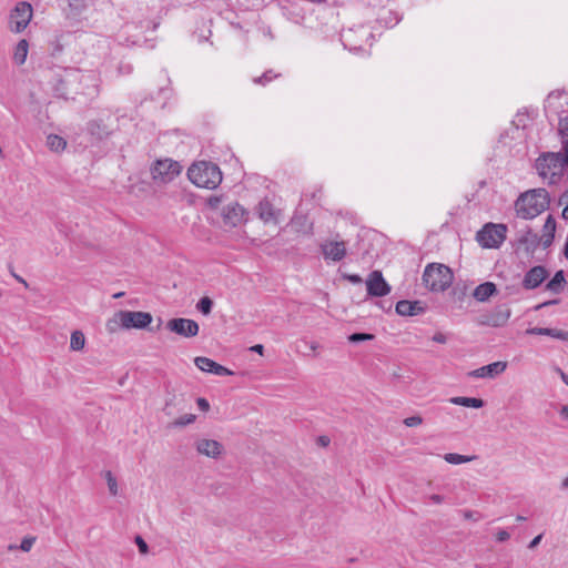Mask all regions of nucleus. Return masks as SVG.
Instances as JSON below:
<instances>
[{
  "instance_id": "obj_30",
  "label": "nucleus",
  "mask_w": 568,
  "mask_h": 568,
  "mask_svg": "<svg viewBox=\"0 0 568 568\" xmlns=\"http://www.w3.org/2000/svg\"><path fill=\"white\" fill-rule=\"evenodd\" d=\"M475 458H476V456H466V455H460L457 453H447L444 455V459L448 464H452V465L465 464V463L474 460Z\"/></svg>"
},
{
  "instance_id": "obj_21",
  "label": "nucleus",
  "mask_w": 568,
  "mask_h": 568,
  "mask_svg": "<svg viewBox=\"0 0 568 568\" xmlns=\"http://www.w3.org/2000/svg\"><path fill=\"white\" fill-rule=\"evenodd\" d=\"M555 232H556V220L552 215H548L545 224L542 226V233L540 236V244L544 248H547L551 245L554 239H555Z\"/></svg>"
},
{
  "instance_id": "obj_46",
  "label": "nucleus",
  "mask_w": 568,
  "mask_h": 568,
  "mask_svg": "<svg viewBox=\"0 0 568 568\" xmlns=\"http://www.w3.org/2000/svg\"><path fill=\"white\" fill-rule=\"evenodd\" d=\"M509 537H510L509 532L504 529L499 530L496 535L497 540L500 542L508 540Z\"/></svg>"
},
{
  "instance_id": "obj_14",
  "label": "nucleus",
  "mask_w": 568,
  "mask_h": 568,
  "mask_svg": "<svg viewBox=\"0 0 568 568\" xmlns=\"http://www.w3.org/2000/svg\"><path fill=\"white\" fill-rule=\"evenodd\" d=\"M321 251L325 260L339 262L346 256V243L344 241H325L321 244Z\"/></svg>"
},
{
  "instance_id": "obj_38",
  "label": "nucleus",
  "mask_w": 568,
  "mask_h": 568,
  "mask_svg": "<svg viewBox=\"0 0 568 568\" xmlns=\"http://www.w3.org/2000/svg\"><path fill=\"white\" fill-rule=\"evenodd\" d=\"M407 427H416L423 423V418L418 415L410 416L404 419L403 422Z\"/></svg>"
},
{
  "instance_id": "obj_31",
  "label": "nucleus",
  "mask_w": 568,
  "mask_h": 568,
  "mask_svg": "<svg viewBox=\"0 0 568 568\" xmlns=\"http://www.w3.org/2000/svg\"><path fill=\"white\" fill-rule=\"evenodd\" d=\"M212 307L213 301L207 296L202 297L196 304V310L203 315H209L212 312Z\"/></svg>"
},
{
  "instance_id": "obj_18",
  "label": "nucleus",
  "mask_w": 568,
  "mask_h": 568,
  "mask_svg": "<svg viewBox=\"0 0 568 568\" xmlns=\"http://www.w3.org/2000/svg\"><path fill=\"white\" fill-rule=\"evenodd\" d=\"M510 315V308L499 307L490 314L484 315L480 320V324L490 327H501L507 324Z\"/></svg>"
},
{
  "instance_id": "obj_25",
  "label": "nucleus",
  "mask_w": 568,
  "mask_h": 568,
  "mask_svg": "<svg viewBox=\"0 0 568 568\" xmlns=\"http://www.w3.org/2000/svg\"><path fill=\"white\" fill-rule=\"evenodd\" d=\"M449 403H452L454 405L471 407V408H481L485 404L481 398L465 397V396L450 397Z\"/></svg>"
},
{
  "instance_id": "obj_13",
  "label": "nucleus",
  "mask_w": 568,
  "mask_h": 568,
  "mask_svg": "<svg viewBox=\"0 0 568 568\" xmlns=\"http://www.w3.org/2000/svg\"><path fill=\"white\" fill-rule=\"evenodd\" d=\"M246 211L239 203H230L222 211L225 225L235 227L246 221Z\"/></svg>"
},
{
  "instance_id": "obj_42",
  "label": "nucleus",
  "mask_w": 568,
  "mask_h": 568,
  "mask_svg": "<svg viewBox=\"0 0 568 568\" xmlns=\"http://www.w3.org/2000/svg\"><path fill=\"white\" fill-rule=\"evenodd\" d=\"M560 98H561V94H559V93H550L546 100V103H547L546 109L551 111L554 100L560 99Z\"/></svg>"
},
{
  "instance_id": "obj_33",
  "label": "nucleus",
  "mask_w": 568,
  "mask_h": 568,
  "mask_svg": "<svg viewBox=\"0 0 568 568\" xmlns=\"http://www.w3.org/2000/svg\"><path fill=\"white\" fill-rule=\"evenodd\" d=\"M196 419V416L194 414H185L179 418H176L174 422H172V427H184L186 425H190L194 423Z\"/></svg>"
},
{
  "instance_id": "obj_7",
  "label": "nucleus",
  "mask_w": 568,
  "mask_h": 568,
  "mask_svg": "<svg viewBox=\"0 0 568 568\" xmlns=\"http://www.w3.org/2000/svg\"><path fill=\"white\" fill-rule=\"evenodd\" d=\"M33 17V8L27 1L18 2L9 14V29L14 33L23 32Z\"/></svg>"
},
{
  "instance_id": "obj_5",
  "label": "nucleus",
  "mask_w": 568,
  "mask_h": 568,
  "mask_svg": "<svg viewBox=\"0 0 568 568\" xmlns=\"http://www.w3.org/2000/svg\"><path fill=\"white\" fill-rule=\"evenodd\" d=\"M423 283L432 292H444L453 283V273L444 264H428L423 273Z\"/></svg>"
},
{
  "instance_id": "obj_40",
  "label": "nucleus",
  "mask_w": 568,
  "mask_h": 568,
  "mask_svg": "<svg viewBox=\"0 0 568 568\" xmlns=\"http://www.w3.org/2000/svg\"><path fill=\"white\" fill-rule=\"evenodd\" d=\"M135 544L139 548V551L143 555L148 554L149 551V546L148 544L145 542V540L141 537V536H136L135 537Z\"/></svg>"
},
{
  "instance_id": "obj_24",
  "label": "nucleus",
  "mask_w": 568,
  "mask_h": 568,
  "mask_svg": "<svg viewBox=\"0 0 568 568\" xmlns=\"http://www.w3.org/2000/svg\"><path fill=\"white\" fill-rule=\"evenodd\" d=\"M497 292L496 285L493 282H485L479 284L473 292V296L478 302H485Z\"/></svg>"
},
{
  "instance_id": "obj_39",
  "label": "nucleus",
  "mask_w": 568,
  "mask_h": 568,
  "mask_svg": "<svg viewBox=\"0 0 568 568\" xmlns=\"http://www.w3.org/2000/svg\"><path fill=\"white\" fill-rule=\"evenodd\" d=\"M463 514V517L465 519H468V520H474V521H478L481 519V515L477 511H473V510H463L462 511Z\"/></svg>"
},
{
  "instance_id": "obj_36",
  "label": "nucleus",
  "mask_w": 568,
  "mask_h": 568,
  "mask_svg": "<svg viewBox=\"0 0 568 568\" xmlns=\"http://www.w3.org/2000/svg\"><path fill=\"white\" fill-rule=\"evenodd\" d=\"M374 338V335L372 334H366V333H354L352 334L348 339L349 342L352 343H358V342H364V341H371Z\"/></svg>"
},
{
  "instance_id": "obj_32",
  "label": "nucleus",
  "mask_w": 568,
  "mask_h": 568,
  "mask_svg": "<svg viewBox=\"0 0 568 568\" xmlns=\"http://www.w3.org/2000/svg\"><path fill=\"white\" fill-rule=\"evenodd\" d=\"M558 132L561 136V144L564 145L565 141H568V115L559 118Z\"/></svg>"
},
{
  "instance_id": "obj_48",
  "label": "nucleus",
  "mask_w": 568,
  "mask_h": 568,
  "mask_svg": "<svg viewBox=\"0 0 568 568\" xmlns=\"http://www.w3.org/2000/svg\"><path fill=\"white\" fill-rule=\"evenodd\" d=\"M100 124L98 122H90L89 123V131L92 133V134H98L100 135Z\"/></svg>"
},
{
  "instance_id": "obj_1",
  "label": "nucleus",
  "mask_w": 568,
  "mask_h": 568,
  "mask_svg": "<svg viewBox=\"0 0 568 568\" xmlns=\"http://www.w3.org/2000/svg\"><path fill=\"white\" fill-rule=\"evenodd\" d=\"M568 166V141H565L559 152H544L535 162V169L539 176L548 184H556L564 175Z\"/></svg>"
},
{
  "instance_id": "obj_57",
  "label": "nucleus",
  "mask_w": 568,
  "mask_h": 568,
  "mask_svg": "<svg viewBox=\"0 0 568 568\" xmlns=\"http://www.w3.org/2000/svg\"><path fill=\"white\" fill-rule=\"evenodd\" d=\"M562 487L568 488V476L562 480Z\"/></svg>"
},
{
  "instance_id": "obj_43",
  "label": "nucleus",
  "mask_w": 568,
  "mask_h": 568,
  "mask_svg": "<svg viewBox=\"0 0 568 568\" xmlns=\"http://www.w3.org/2000/svg\"><path fill=\"white\" fill-rule=\"evenodd\" d=\"M221 197L220 196H210L207 199V205L211 207V209H217L221 204Z\"/></svg>"
},
{
  "instance_id": "obj_51",
  "label": "nucleus",
  "mask_w": 568,
  "mask_h": 568,
  "mask_svg": "<svg viewBox=\"0 0 568 568\" xmlns=\"http://www.w3.org/2000/svg\"><path fill=\"white\" fill-rule=\"evenodd\" d=\"M251 351H253V352H255V353H257V354L262 355V354H263V352H264V346H263V345H261V344H256V345H254V346H252V347H251Z\"/></svg>"
},
{
  "instance_id": "obj_8",
  "label": "nucleus",
  "mask_w": 568,
  "mask_h": 568,
  "mask_svg": "<svg viewBox=\"0 0 568 568\" xmlns=\"http://www.w3.org/2000/svg\"><path fill=\"white\" fill-rule=\"evenodd\" d=\"M180 172L181 165L171 159L158 160L151 168L153 181L160 184L173 181Z\"/></svg>"
},
{
  "instance_id": "obj_23",
  "label": "nucleus",
  "mask_w": 568,
  "mask_h": 568,
  "mask_svg": "<svg viewBox=\"0 0 568 568\" xmlns=\"http://www.w3.org/2000/svg\"><path fill=\"white\" fill-rule=\"evenodd\" d=\"M423 311V307L420 306L419 302H410V301H399L396 304V312L397 314L402 316H413L417 315Z\"/></svg>"
},
{
  "instance_id": "obj_27",
  "label": "nucleus",
  "mask_w": 568,
  "mask_h": 568,
  "mask_svg": "<svg viewBox=\"0 0 568 568\" xmlns=\"http://www.w3.org/2000/svg\"><path fill=\"white\" fill-rule=\"evenodd\" d=\"M45 144L53 152H62L67 146V141L58 134H49Z\"/></svg>"
},
{
  "instance_id": "obj_20",
  "label": "nucleus",
  "mask_w": 568,
  "mask_h": 568,
  "mask_svg": "<svg viewBox=\"0 0 568 568\" xmlns=\"http://www.w3.org/2000/svg\"><path fill=\"white\" fill-rule=\"evenodd\" d=\"M258 217L265 223H277L280 217V211L267 201L263 200L260 202L257 207Z\"/></svg>"
},
{
  "instance_id": "obj_3",
  "label": "nucleus",
  "mask_w": 568,
  "mask_h": 568,
  "mask_svg": "<svg viewBox=\"0 0 568 568\" xmlns=\"http://www.w3.org/2000/svg\"><path fill=\"white\" fill-rule=\"evenodd\" d=\"M189 180L197 187L216 189L222 182L220 168L209 161L193 163L187 170Z\"/></svg>"
},
{
  "instance_id": "obj_54",
  "label": "nucleus",
  "mask_w": 568,
  "mask_h": 568,
  "mask_svg": "<svg viewBox=\"0 0 568 568\" xmlns=\"http://www.w3.org/2000/svg\"><path fill=\"white\" fill-rule=\"evenodd\" d=\"M559 373H560V377L562 379V382L568 386V375L565 374L562 371L559 369Z\"/></svg>"
},
{
  "instance_id": "obj_11",
  "label": "nucleus",
  "mask_w": 568,
  "mask_h": 568,
  "mask_svg": "<svg viewBox=\"0 0 568 568\" xmlns=\"http://www.w3.org/2000/svg\"><path fill=\"white\" fill-rule=\"evenodd\" d=\"M168 328L183 337H193L199 333V324L190 318H173L168 322Z\"/></svg>"
},
{
  "instance_id": "obj_47",
  "label": "nucleus",
  "mask_w": 568,
  "mask_h": 568,
  "mask_svg": "<svg viewBox=\"0 0 568 568\" xmlns=\"http://www.w3.org/2000/svg\"><path fill=\"white\" fill-rule=\"evenodd\" d=\"M432 339L439 344H445L447 342V337L443 333H436Z\"/></svg>"
},
{
  "instance_id": "obj_53",
  "label": "nucleus",
  "mask_w": 568,
  "mask_h": 568,
  "mask_svg": "<svg viewBox=\"0 0 568 568\" xmlns=\"http://www.w3.org/2000/svg\"><path fill=\"white\" fill-rule=\"evenodd\" d=\"M318 440H320V444L323 445V446H327L329 444V439L326 436H321L318 438Z\"/></svg>"
},
{
  "instance_id": "obj_2",
  "label": "nucleus",
  "mask_w": 568,
  "mask_h": 568,
  "mask_svg": "<svg viewBox=\"0 0 568 568\" xmlns=\"http://www.w3.org/2000/svg\"><path fill=\"white\" fill-rule=\"evenodd\" d=\"M549 206V194L545 189L527 191L516 200L515 210L519 217L531 220L547 210Z\"/></svg>"
},
{
  "instance_id": "obj_52",
  "label": "nucleus",
  "mask_w": 568,
  "mask_h": 568,
  "mask_svg": "<svg viewBox=\"0 0 568 568\" xmlns=\"http://www.w3.org/2000/svg\"><path fill=\"white\" fill-rule=\"evenodd\" d=\"M541 540V535L536 536L529 544V548L536 547Z\"/></svg>"
},
{
  "instance_id": "obj_4",
  "label": "nucleus",
  "mask_w": 568,
  "mask_h": 568,
  "mask_svg": "<svg viewBox=\"0 0 568 568\" xmlns=\"http://www.w3.org/2000/svg\"><path fill=\"white\" fill-rule=\"evenodd\" d=\"M151 322L152 315L148 312L119 311L108 321L106 328L111 333L116 332L120 328L142 329L150 325Z\"/></svg>"
},
{
  "instance_id": "obj_37",
  "label": "nucleus",
  "mask_w": 568,
  "mask_h": 568,
  "mask_svg": "<svg viewBox=\"0 0 568 568\" xmlns=\"http://www.w3.org/2000/svg\"><path fill=\"white\" fill-rule=\"evenodd\" d=\"M69 7L77 12H81L85 9V0H68Z\"/></svg>"
},
{
  "instance_id": "obj_55",
  "label": "nucleus",
  "mask_w": 568,
  "mask_h": 568,
  "mask_svg": "<svg viewBox=\"0 0 568 568\" xmlns=\"http://www.w3.org/2000/svg\"><path fill=\"white\" fill-rule=\"evenodd\" d=\"M562 217H564L565 220H568V204H567V205L564 207V210H562Z\"/></svg>"
},
{
  "instance_id": "obj_19",
  "label": "nucleus",
  "mask_w": 568,
  "mask_h": 568,
  "mask_svg": "<svg viewBox=\"0 0 568 568\" xmlns=\"http://www.w3.org/2000/svg\"><path fill=\"white\" fill-rule=\"evenodd\" d=\"M547 277V271L544 266H534L530 268L523 281V285L527 290L538 287Z\"/></svg>"
},
{
  "instance_id": "obj_29",
  "label": "nucleus",
  "mask_w": 568,
  "mask_h": 568,
  "mask_svg": "<svg viewBox=\"0 0 568 568\" xmlns=\"http://www.w3.org/2000/svg\"><path fill=\"white\" fill-rule=\"evenodd\" d=\"M85 345V337L81 331H74L70 337V348L72 351H82Z\"/></svg>"
},
{
  "instance_id": "obj_45",
  "label": "nucleus",
  "mask_w": 568,
  "mask_h": 568,
  "mask_svg": "<svg viewBox=\"0 0 568 568\" xmlns=\"http://www.w3.org/2000/svg\"><path fill=\"white\" fill-rule=\"evenodd\" d=\"M345 278L353 284H361L363 282L362 277L357 274L345 275Z\"/></svg>"
},
{
  "instance_id": "obj_49",
  "label": "nucleus",
  "mask_w": 568,
  "mask_h": 568,
  "mask_svg": "<svg viewBox=\"0 0 568 568\" xmlns=\"http://www.w3.org/2000/svg\"><path fill=\"white\" fill-rule=\"evenodd\" d=\"M429 500L434 504H443L445 498L442 495L433 494L429 496Z\"/></svg>"
},
{
  "instance_id": "obj_17",
  "label": "nucleus",
  "mask_w": 568,
  "mask_h": 568,
  "mask_svg": "<svg viewBox=\"0 0 568 568\" xmlns=\"http://www.w3.org/2000/svg\"><path fill=\"white\" fill-rule=\"evenodd\" d=\"M195 449L200 455L217 458L223 453V446L220 442L209 438H200L195 442Z\"/></svg>"
},
{
  "instance_id": "obj_9",
  "label": "nucleus",
  "mask_w": 568,
  "mask_h": 568,
  "mask_svg": "<svg viewBox=\"0 0 568 568\" xmlns=\"http://www.w3.org/2000/svg\"><path fill=\"white\" fill-rule=\"evenodd\" d=\"M372 37V32L366 27L359 26L343 30L341 33V41L345 49H348L352 52H357Z\"/></svg>"
},
{
  "instance_id": "obj_56",
  "label": "nucleus",
  "mask_w": 568,
  "mask_h": 568,
  "mask_svg": "<svg viewBox=\"0 0 568 568\" xmlns=\"http://www.w3.org/2000/svg\"><path fill=\"white\" fill-rule=\"evenodd\" d=\"M13 276H14V278H16L18 282L22 283V284H23V285H26V286L28 285V284H27V282H26V280H23L21 276L16 275V274H14Z\"/></svg>"
},
{
  "instance_id": "obj_34",
  "label": "nucleus",
  "mask_w": 568,
  "mask_h": 568,
  "mask_svg": "<svg viewBox=\"0 0 568 568\" xmlns=\"http://www.w3.org/2000/svg\"><path fill=\"white\" fill-rule=\"evenodd\" d=\"M105 479L108 484L109 491L112 496L118 495V483L115 477L112 475L110 470L105 471Z\"/></svg>"
},
{
  "instance_id": "obj_50",
  "label": "nucleus",
  "mask_w": 568,
  "mask_h": 568,
  "mask_svg": "<svg viewBox=\"0 0 568 568\" xmlns=\"http://www.w3.org/2000/svg\"><path fill=\"white\" fill-rule=\"evenodd\" d=\"M559 415L564 418V419H568V405H564L561 406L560 410H559Z\"/></svg>"
},
{
  "instance_id": "obj_10",
  "label": "nucleus",
  "mask_w": 568,
  "mask_h": 568,
  "mask_svg": "<svg viewBox=\"0 0 568 568\" xmlns=\"http://www.w3.org/2000/svg\"><path fill=\"white\" fill-rule=\"evenodd\" d=\"M365 283L369 296L383 297L390 293V286L383 277L381 271L371 272Z\"/></svg>"
},
{
  "instance_id": "obj_35",
  "label": "nucleus",
  "mask_w": 568,
  "mask_h": 568,
  "mask_svg": "<svg viewBox=\"0 0 568 568\" xmlns=\"http://www.w3.org/2000/svg\"><path fill=\"white\" fill-rule=\"evenodd\" d=\"M37 538L33 537V536H28V537H24L22 540H21V544L19 546V548L24 551V552H28L31 550L32 546L34 545Z\"/></svg>"
},
{
  "instance_id": "obj_26",
  "label": "nucleus",
  "mask_w": 568,
  "mask_h": 568,
  "mask_svg": "<svg viewBox=\"0 0 568 568\" xmlns=\"http://www.w3.org/2000/svg\"><path fill=\"white\" fill-rule=\"evenodd\" d=\"M28 50H29L28 41L26 39L20 40L16 47L14 54H13V59L17 64L20 65L26 62L27 55H28Z\"/></svg>"
},
{
  "instance_id": "obj_16",
  "label": "nucleus",
  "mask_w": 568,
  "mask_h": 568,
  "mask_svg": "<svg viewBox=\"0 0 568 568\" xmlns=\"http://www.w3.org/2000/svg\"><path fill=\"white\" fill-rule=\"evenodd\" d=\"M507 368V362L498 361L491 364L481 366L468 373L474 378H495L503 374Z\"/></svg>"
},
{
  "instance_id": "obj_12",
  "label": "nucleus",
  "mask_w": 568,
  "mask_h": 568,
  "mask_svg": "<svg viewBox=\"0 0 568 568\" xmlns=\"http://www.w3.org/2000/svg\"><path fill=\"white\" fill-rule=\"evenodd\" d=\"M74 80H79L80 84L83 85L82 93L88 97H94L99 92V79L97 75L89 71L82 72L79 70L73 71L70 74Z\"/></svg>"
},
{
  "instance_id": "obj_15",
  "label": "nucleus",
  "mask_w": 568,
  "mask_h": 568,
  "mask_svg": "<svg viewBox=\"0 0 568 568\" xmlns=\"http://www.w3.org/2000/svg\"><path fill=\"white\" fill-rule=\"evenodd\" d=\"M195 366L205 373H211L216 376H230L233 375V372L229 368L224 367L223 365L214 362L213 359L204 356L195 357L194 359Z\"/></svg>"
},
{
  "instance_id": "obj_6",
  "label": "nucleus",
  "mask_w": 568,
  "mask_h": 568,
  "mask_svg": "<svg viewBox=\"0 0 568 568\" xmlns=\"http://www.w3.org/2000/svg\"><path fill=\"white\" fill-rule=\"evenodd\" d=\"M505 224L487 223L477 232L476 240L485 248H498L506 240Z\"/></svg>"
},
{
  "instance_id": "obj_28",
  "label": "nucleus",
  "mask_w": 568,
  "mask_h": 568,
  "mask_svg": "<svg viewBox=\"0 0 568 568\" xmlns=\"http://www.w3.org/2000/svg\"><path fill=\"white\" fill-rule=\"evenodd\" d=\"M565 282L566 280L564 271H558L547 283V290L554 293H559L562 290Z\"/></svg>"
},
{
  "instance_id": "obj_58",
  "label": "nucleus",
  "mask_w": 568,
  "mask_h": 568,
  "mask_svg": "<svg viewBox=\"0 0 568 568\" xmlns=\"http://www.w3.org/2000/svg\"><path fill=\"white\" fill-rule=\"evenodd\" d=\"M516 519L517 521H525L527 518L521 515H518Z\"/></svg>"
},
{
  "instance_id": "obj_59",
  "label": "nucleus",
  "mask_w": 568,
  "mask_h": 568,
  "mask_svg": "<svg viewBox=\"0 0 568 568\" xmlns=\"http://www.w3.org/2000/svg\"><path fill=\"white\" fill-rule=\"evenodd\" d=\"M17 548H18V547H17L16 545H10V546L8 547V549H9V550H14V549H17Z\"/></svg>"
},
{
  "instance_id": "obj_44",
  "label": "nucleus",
  "mask_w": 568,
  "mask_h": 568,
  "mask_svg": "<svg viewBox=\"0 0 568 568\" xmlns=\"http://www.w3.org/2000/svg\"><path fill=\"white\" fill-rule=\"evenodd\" d=\"M196 404L202 412H207L210 409V403L203 397H199L196 399Z\"/></svg>"
},
{
  "instance_id": "obj_22",
  "label": "nucleus",
  "mask_w": 568,
  "mask_h": 568,
  "mask_svg": "<svg viewBox=\"0 0 568 568\" xmlns=\"http://www.w3.org/2000/svg\"><path fill=\"white\" fill-rule=\"evenodd\" d=\"M527 335H546L560 341H568V331L548 328V327H530L526 329Z\"/></svg>"
},
{
  "instance_id": "obj_41",
  "label": "nucleus",
  "mask_w": 568,
  "mask_h": 568,
  "mask_svg": "<svg viewBox=\"0 0 568 568\" xmlns=\"http://www.w3.org/2000/svg\"><path fill=\"white\" fill-rule=\"evenodd\" d=\"M271 73H272L271 71L265 72L262 77L254 79V82L262 83V84L270 82L273 78L276 77V75L272 77Z\"/></svg>"
}]
</instances>
